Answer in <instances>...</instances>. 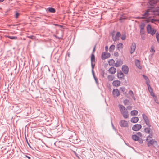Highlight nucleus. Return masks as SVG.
Segmentation results:
<instances>
[{
  "instance_id": "nucleus-1",
  "label": "nucleus",
  "mask_w": 159,
  "mask_h": 159,
  "mask_svg": "<svg viewBox=\"0 0 159 159\" xmlns=\"http://www.w3.org/2000/svg\"><path fill=\"white\" fill-rule=\"evenodd\" d=\"M119 124L122 127H127L128 126L127 121L123 120H121L120 121Z\"/></svg>"
},
{
  "instance_id": "nucleus-2",
  "label": "nucleus",
  "mask_w": 159,
  "mask_h": 159,
  "mask_svg": "<svg viewBox=\"0 0 159 159\" xmlns=\"http://www.w3.org/2000/svg\"><path fill=\"white\" fill-rule=\"evenodd\" d=\"M146 141L147 142V145L148 147H150L151 145H152L154 144H157V142L156 141L154 140L153 139L149 140L148 139H146Z\"/></svg>"
},
{
  "instance_id": "nucleus-3",
  "label": "nucleus",
  "mask_w": 159,
  "mask_h": 159,
  "mask_svg": "<svg viewBox=\"0 0 159 159\" xmlns=\"http://www.w3.org/2000/svg\"><path fill=\"white\" fill-rule=\"evenodd\" d=\"M141 127V125L140 124H135L133 126L132 129L134 131H137L139 130Z\"/></svg>"
},
{
  "instance_id": "nucleus-4",
  "label": "nucleus",
  "mask_w": 159,
  "mask_h": 159,
  "mask_svg": "<svg viewBox=\"0 0 159 159\" xmlns=\"http://www.w3.org/2000/svg\"><path fill=\"white\" fill-rule=\"evenodd\" d=\"M111 55L109 53L107 52H102V54L101 58L102 60H104L107 58L110 57Z\"/></svg>"
},
{
  "instance_id": "nucleus-5",
  "label": "nucleus",
  "mask_w": 159,
  "mask_h": 159,
  "mask_svg": "<svg viewBox=\"0 0 159 159\" xmlns=\"http://www.w3.org/2000/svg\"><path fill=\"white\" fill-rule=\"evenodd\" d=\"M136 48V43L134 42L130 46V54H132L135 51V49Z\"/></svg>"
},
{
  "instance_id": "nucleus-6",
  "label": "nucleus",
  "mask_w": 159,
  "mask_h": 159,
  "mask_svg": "<svg viewBox=\"0 0 159 159\" xmlns=\"http://www.w3.org/2000/svg\"><path fill=\"white\" fill-rule=\"evenodd\" d=\"M113 40L114 41H116L119 40V38L121 36V34L120 32H118L116 34V35L114 37V35L113 34H112Z\"/></svg>"
},
{
  "instance_id": "nucleus-7",
  "label": "nucleus",
  "mask_w": 159,
  "mask_h": 159,
  "mask_svg": "<svg viewBox=\"0 0 159 159\" xmlns=\"http://www.w3.org/2000/svg\"><path fill=\"white\" fill-rule=\"evenodd\" d=\"M116 63H115V66L116 67H119L123 64V62L120 58L117 59Z\"/></svg>"
},
{
  "instance_id": "nucleus-8",
  "label": "nucleus",
  "mask_w": 159,
  "mask_h": 159,
  "mask_svg": "<svg viewBox=\"0 0 159 159\" xmlns=\"http://www.w3.org/2000/svg\"><path fill=\"white\" fill-rule=\"evenodd\" d=\"M112 94L114 97H118L120 94L119 91L118 89H114L112 91Z\"/></svg>"
},
{
  "instance_id": "nucleus-9",
  "label": "nucleus",
  "mask_w": 159,
  "mask_h": 159,
  "mask_svg": "<svg viewBox=\"0 0 159 159\" xmlns=\"http://www.w3.org/2000/svg\"><path fill=\"white\" fill-rule=\"evenodd\" d=\"M142 76L143 77L144 79L146 80V84L148 86V88L149 91L150 92V91L149 89V87H150V85L149 84V83L150 82V80H149L147 76L144 75H143Z\"/></svg>"
},
{
  "instance_id": "nucleus-10",
  "label": "nucleus",
  "mask_w": 159,
  "mask_h": 159,
  "mask_svg": "<svg viewBox=\"0 0 159 159\" xmlns=\"http://www.w3.org/2000/svg\"><path fill=\"white\" fill-rule=\"evenodd\" d=\"M122 70L124 73L127 74L128 72L129 68L127 66L123 65L122 68Z\"/></svg>"
},
{
  "instance_id": "nucleus-11",
  "label": "nucleus",
  "mask_w": 159,
  "mask_h": 159,
  "mask_svg": "<svg viewBox=\"0 0 159 159\" xmlns=\"http://www.w3.org/2000/svg\"><path fill=\"white\" fill-rule=\"evenodd\" d=\"M116 71V69L114 67H111L108 70L109 72L112 74H114Z\"/></svg>"
},
{
  "instance_id": "nucleus-12",
  "label": "nucleus",
  "mask_w": 159,
  "mask_h": 159,
  "mask_svg": "<svg viewBox=\"0 0 159 159\" xmlns=\"http://www.w3.org/2000/svg\"><path fill=\"white\" fill-rule=\"evenodd\" d=\"M117 76L120 80H124V74L121 71L120 72L118 73Z\"/></svg>"
},
{
  "instance_id": "nucleus-13",
  "label": "nucleus",
  "mask_w": 159,
  "mask_h": 159,
  "mask_svg": "<svg viewBox=\"0 0 159 159\" xmlns=\"http://www.w3.org/2000/svg\"><path fill=\"white\" fill-rule=\"evenodd\" d=\"M144 131L146 133L148 134H150L151 132L153 133L152 129L149 127L145 128L144 129Z\"/></svg>"
},
{
  "instance_id": "nucleus-14",
  "label": "nucleus",
  "mask_w": 159,
  "mask_h": 159,
  "mask_svg": "<svg viewBox=\"0 0 159 159\" xmlns=\"http://www.w3.org/2000/svg\"><path fill=\"white\" fill-rule=\"evenodd\" d=\"M120 82L119 80H115L112 82L113 85L115 87H118L120 85Z\"/></svg>"
},
{
  "instance_id": "nucleus-15",
  "label": "nucleus",
  "mask_w": 159,
  "mask_h": 159,
  "mask_svg": "<svg viewBox=\"0 0 159 159\" xmlns=\"http://www.w3.org/2000/svg\"><path fill=\"white\" fill-rule=\"evenodd\" d=\"M119 107L120 110L121 112V113H122L123 111L124 112L127 110L122 105L119 104Z\"/></svg>"
},
{
  "instance_id": "nucleus-16",
  "label": "nucleus",
  "mask_w": 159,
  "mask_h": 159,
  "mask_svg": "<svg viewBox=\"0 0 159 159\" xmlns=\"http://www.w3.org/2000/svg\"><path fill=\"white\" fill-rule=\"evenodd\" d=\"M135 64L136 66L139 69H142V67L140 65V61L139 60L137 59L135 61Z\"/></svg>"
},
{
  "instance_id": "nucleus-17",
  "label": "nucleus",
  "mask_w": 159,
  "mask_h": 159,
  "mask_svg": "<svg viewBox=\"0 0 159 159\" xmlns=\"http://www.w3.org/2000/svg\"><path fill=\"white\" fill-rule=\"evenodd\" d=\"M139 120V118L137 117H134L131 118V122L133 123H136Z\"/></svg>"
},
{
  "instance_id": "nucleus-18",
  "label": "nucleus",
  "mask_w": 159,
  "mask_h": 159,
  "mask_svg": "<svg viewBox=\"0 0 159 159\" xmlns=\"http://www.w3.org/2000/svg\"><path fill=\"white\" fill-rule=\"evenodd\" d=\"M121 114L125 118H127L129 116V114L127 110L124 112L123 111Z\"/></svg>"
},
{
  "instance_id": "nucleus-19",
  "label": "nucleus",
  "mask_w": 159,
  "mask_h": 159,
  "mask_svg": "<svg viewBox=\"0 0 159 159\" xmlns=\"http://www.w3.org/2000/svg\"><path fill=\"white\" fill-rule=\"evenodd\" d=\"M115 61L113 59H111L109 60L108 63L111 66H115Z\"/></svg>"
},
{
  "instance_id": "nucleus-20",
  "label": "nucleus",
  "mask_w": 159,
  "mask_h": 159,
  "mask_svg": "<svg viewBox=\"0 0 159 159\" xmlns=\"http://www.w3.org/2000/svg\"><path fill=\"white\" fill-rule=\"evenodd\" d=\"M123 44L122 43H119L117 45L116 48L119 50L120 51L122 49Z\"/></svg>"
},
{
  "instance_id": "nucleus-21",
  "label": "nucleus",
  "mask_w": 159,
  "mask_h": 159,
  "mask_svg": "<svg viewBox=\"0 0 159 159\" xmlns=\"http://www.w3.org/2000/svg\"><path fill=\"white\" fill-rule=\"evenodd\" d=\"M147 32L148 33H150L152 31V28L151 25L148 24L147 27Z\"/></svg>"
},
{
  "instance_id": "nucleus-22",
  "label": "nucleus",
  "mask_w": 159,
  "mask_h": 159,
  "mask_svg": "<svg viewBox=\"0 0 159 159\" xmlns=\"http://www.w3.org/2000/svg\"><path fill=\"white\" fill-rule=\"evenodd\" d=\"M142 117L144 120L145 122H147V121H149L148 118L147 116L145 115L144 114H142Z\"/></svg>"
},
{
  "instance_id": "nucleus-23",
  "label": "nucleus",
  "mask_w": 159,
  "mask_h": 159,
  "mask_svg": "<svg viewBox=\"0 0 159 159\" xmlns=\"http://www.w3.org/2000/svg\"><path fill=\"white\" fill-rule=\"evenodd\" d=\"M107 78L108 80L109 81H111L114 80V77L113 75H109L108 76Z\"/></svg>"
},
{
  "instance_id": "nucleus-24",
  "label": "nucleus",
  "mask_w": 159,
  "mask_h": 159,
  "mask_svg": "<svg viewBox=\"0 0 159 159\" xmlns=\"http://www.w3.org/2000/svg\"><path fill=\"white\" fill-rule=\"evenodd\" d=\"M48 11L49 12L54 13L56 12L55 9L52 7H49L48 8Z\"/></svg>"
},
{
  "instance_id": "nucleus-25",
  "label": "nucleus",
  "mask_w": 159,
  "mask_h": 159,
  "mask_svg": "<svg viewBox=\"0 0 159 159\" xmlns=\"http://www.w3.org/2000/svg\"><path fill=\"white\" fill-rule=\"evenodd\" d=\"M138 113V112L137 110H134L131 112L130 114L131 116L136 115Z\"/></svg>"
},
{
  "instance_id": "nucleus-26",
  "label": "nucleus",
  "mask_w": 159,
  "mask_h": 159,
  "mask_svg": "<svg viewBox=\"0 0 159 159\" xmlns=\"http://www.w3.org/2000/svg\"><path fill=\"white\" fill-rule=\"evenodd\" d=\"M91 62H94L95 63V57L93 53H92L91 55Z\"/></svg>"
},
{
  "instance_id": "nucleus-27",
  "label": "nucleus",
  "mask_w": 159,
  "mask_h": 159,
  "mask_svg": "<svg viewBox=\"0 0 159 159\" xmlns=\"http://www.w3.org/2000/svg\"><path fill=\"white\" fill-rule=\"evenodd\" d=\"M131 137L135 141H137L139 138L138 136L135 135H133Z\"/></svg>"
},
{
  "instance_id": "nucleus-28",
  "label": "nucleus",
  "mask_w": 159,
  "mask_h": 159,
  "mask_svg": "<svg viewBox=\"0 0 159 159\" xmlns=\"http://www.w3.org/2000/svg\"><path fill=\"white\" fill-rule=\"evenodd\" d=\"M115 46L113 45H111L109 48V51L110 52H112L115 49Z\"/></svg>"
},
{
  "instance_id": "nucleus-29",
  "label": "nucleus",
  "mask_w": 159,
  "mask_h": 159,
  "mask_svg": "<svg viewBox=\"0 0 159 159\" xmlns=\"http://www.w3.org/2000/svg\"><path fill=\"white\" fill-rule=\"evenodd\" d=\"M8 38L10 39H17V38L16 36H7Z\"/></svg>"
},
{
  "instance_id": "nucleus-30",
  "label": "nucleus",
  "mask_w": 159,
  "mask_h": 159,
  "mask_svg": "<svg viewBox=\"0 0 159 159\" xmlns=\"http://www.w3.org/2000/svg\"><path fill=\"white\" fill-rule=\"evenodd\" d=\"M26 37L28 38L31 39L32 40H34L36 38V37L34 35L27 36Z\"/></svg>"
},
{
  "instance_id": "nucleus-31",
  "label": "nucleus",
  "mask_w": 159,
  "mask_h": 159,
  "mask_svg": "<svg viewBox=\"0 0 159 159\" xmlns=\"http://www.w3.org/2000/svg\"><path fill=\"white\" fill-rule=\"evenodd\" d=\"M145 26V24L144 23H142L140 25L139 27L140 29L143 30L144 29V27Z\"/></svg>"
},
{
  "instance_id": "nucleus-32",
  "label": "nucleus",
  "mask_w": 159,
  "mask_h": 159,
  "mask_svg": "<svg viewBox=\"0 0 159 159\" xmlns=\"http://www.w3.org/2000/svg\"><path fill=\"white\" fill-rule=\"evenodd\" d=\"M120 90L121 92L125 93V87H121L120 88Z\"/></svg>"
},
{
  "instance_id": "nucleus-33",
  "label": "nucleus",
  "mask_w": 159,
  "mask_h": 159,
  "mask_svg": "<svg viewBox=\"0 0 159 159\" xmlns=\"http://www.w3.org/2000/svg\"><path fill=\"white\" fill-rule=\"evenodd\" d=\"M156 31V30L153 29L152 30V31L150 33V34L152 35L153 36L154 35V34H155Z\"/></svg>"
},
{
  "instance_id": "nucleus-34",
  "label": "nucleus",
  "mask_w": 159,
  "mask_h": 159,
  "mask_svg": "<svg viewBox=\"0 0 159 159\" xmlns=\"http://www.w3.org/2000/svg\"><path fill=\"white\" fill-rule=\"evenodd\" d=\"M156 38L158 42L159 43V34L158 33L156 34Z\"/></svg>"
},
{
  "instance_id": "nucleus-35",
  "label": "nucleus",
  "mask_w": 159,
  "mask_h": 159,
  "mask_svg": "<svg viewBox=\"0 0 159 159\" xmlns=\"http://www.w3.org/2000/svg\"><path fill=\"white\" fill-rule=\"evenodd\" d=\"M126 35L125 34H123L122 35L121 37V39L122 40H124L126 39Z\"/></svg>"
},
{
  "instance_id": "nucleus-36",
  "label": "nucleus",
  "mask_w": 159,
  "mask_h": 159,
  "mask_svg": "<svg viewBox=\"0 0 159 159\" xmlns=\"http://www.w3.org/2000/svg\"><path fill=\"white\" fill-rule=\"evenodd\" d=\"M105 74V71L104 70H102L101 73V75L103 78L104 77Z\"/></svg>"
},
{
  "instance_id": "nucleus-37",
  "label": "nucleus",
  "mask_w": 159,
  "mask_h": 159,
  "mask_svg": "<svg viewBox=\"0 0 159 159\" xmlns=\"http://www.w3.org/2000/svg\"><path fill=\"white\" fill-rule=\"evenodd\" d=\"M146 124V125L149 127L151 126V125L150 124L149 121H147V122H145Z\"/></svg>"
},
{
  "instance_id": "nucleus-38",
  "label": "nucleus",
  "mask_w": 159,
  "mask_h": 159,
  "mask_svg": "<svg viewBox=\"0 0 159 159\" xmlns=\"http://www.w3.org/2000/svg\"><path fill=\"white\" fill-rule=\"evenodd\" d=\"M91 66L92 69H93L94 68L95 65V63L94 62H91Z\"/></svg>"
},
{
  "instance_id": "nucleus-39",
  "label": "nucleus",
  "mask_w": 159,
  "mask_h": 159,
  "mask_svg": "<svg viewBox=\"0 0 159 159\" xmlns=\"http://www.w3.org/2000/svg\"><path fill=\"white\" fill-rule=\"evenodd\" d=\"M140 144H142L143 143V140L141 138H139V139L137 140Z\"/></svg>"
},
{
  "instance_id": "nucleus-40",
  "label": "nucleus",
  "mask_w": 159,
  "mask_h": 159,
  "mask_svg": "<svg viewBox=\"0 0 159 159\" xmlns=\"http://www.w3.org/2000/svg\"><path fill=\"white\" fill-rule=\"evenodd\" d=\"M94 78L95 80L96 84L98 85L99 84V83L98 82V79L96 77H94Z\"/></svg>"
},
{
  "instance_id": "nucleus-41",
  "label": "nucleus",
  "mask_w": 159,
  "mask_h": 159,
  "mask_svg": "<svg viewBox=\"0 0 159 159\" xmlns=\"http://www.w3.org/2000/svg\"><path fill=\"white\" fill-rule=\"evenodd\" d=\"M152 133H153L151 132L150 134H149V135L147 137L146 139H148L149 138H151L153 136Z\"/></svg>"
},
{
  "instance_id": "nucleus-42",
  "label": "nucleus",
  "mask_w": 159,
  "mask_h": 159,
  "mask_svg": "<svg viewBox=\"0 0 159 159\" xmlns=\"http://www.w3.org/2000/svg\"><path fill=\"white\" fill-rule=\"evenodd\" d=\"M20 15V14L17 12H16V13L15 15V17L16 18H18L19 16Z\"/></svg>"
},
{
  "instance_id": "nucleus-43",
  "label": "nucleus",
  "mask_w": 159,
  "mask_h": 159,
  "mask_svg": "<svg viewBox=\"0 0 159 159\" xmlns=\"http://www.w3.org/2000/svg\"><path fill=\"white\" fill-rule=\"evenodd\" d=\"M126 19V18L125 17H124L122 16H121L120 18V22H122V20H124V19Z\"/></svg>"
},
{
  "instance_id": "nucleus-44",
  "label": "nucleus",
  "mask_w": 159,
  "mask_h": 159,
  "mask_svg": "<svg viewBox=\"0 0 159 159\" xmlns=\"http://www.w3.org/2000/svg\"><path fill=\"white\" fill-rule=\"evenodd\" d=\"M157 21V20L156 19H152L151 20V22L152 23H153L155 21Z\"/></svg>"
},
{
  "instance_id": "nucleus-45",
  "label": "nucleus",
  "mask_w": 159,
  "mask_h": 159,
  "mask_svg": "<svg viewBox=\"0 0 159 159\" xmlns=\"http://www.w3.org/2000/svg\"><path fill=\"white\" fill-rule=\"evenodd\" d=\"M148 10L146 12H145L146 15H147V16H148L149 15V11H148Z\"/></svg>"
},
{
  "instance_id": "nucleus-46",
  "label": "nucleus",
  "mask_w": 159,
  "mask_h": 159,
  "mask_svg": "<svg viewBox=\"0 0 159 159\" xmlns=\"http://www.w3.org/2000/svg\"><path fill=\"white\" fill-rule=\"evenodd\" d=\"M136 18L138 19H144L145 18V17L144 16H142V17L138 16L136 17Z\"/></svg>"
},
{
  "instance_id": "nucleus-47",
  "label": "nucleus",
  "mask_w": 159,
  "mask_h": 159,
  "mask_svg": "<svg viewBox=\"0 0 159 159\" xmlns=\"http://www.w3.org/2000/svg\"><path fill=\"white\" fill-rule=\"evenodd\" d=\"M140 34H143L144 33V29H143V30L140 29Z\"/></svg>"
},
{
  "instance_id": "nucleus-48",
  "label": "nucleus",
  "mask_w": 159,
  "mask_h": 159,
  "mask_svg": "<svg viewBox=\"0 0 159 159\" xmlns=\"http://www.w3.org/2000/svg\"><path fill=\"white\" fill-rule=\"evenodd\" d=\"M26 143H27V144H28V145L32 149H33L34 150V149H33V148H32L31 146V145H30V144L28 142V141L27 140V142H26Z\"/></svg>"
},
{
  "instance_id": "nucleus-49",
  "label": "nucleus",
  "mask_w": 159,
  "mask_h": 159,
  "mask_svg": "<svg viewBox=\"0 0 159 159\" xmlns=\"http://www.w3.org/2000/svg\"><path fill=\"white\" fill-rule=\"evenodd\" d=\"M114 55L116 57H118L119 56V53L117 52H116L114 53Z\"/></svg>"
},
{
  "instance_id": "nucleus-50",
  "label": "nucleus",
  "mask_w": 159,
  "mask_h": 159,
  "mask_svg": "<svg viewBox=\"0 0 159 159\" xmlns=\"http://www.w3.org/2000/svg\"><path fill=\"white\" fill-rule=\"evenodd\" d=\"M150 51L153 52V53H154L155 52V50L153 48H151L150 50Z\"/></svg>"
},
{
  "instance_id": "nucleus-51",
  "label": "nucleus",
  "mask_w": 159,
  "mask_h": 159,
  "mask_svg": "<svg viewBox=\"0 0 159 159\" xmlns=\"http://www.w3.org/2000/svg\"><path fill=\"white\" fill-rule=\"evenodd\" d=\"M95 48H96V46H94V47L93 48V51H92V53H94V52L95 51Z\"/></svg>"
},
{
  "instance_id": "nucleus-52",
  "label": "nucleus",
  "mask_w": 159,
  "mask_h": 159,
  "mask_svg": "<svg viewBox=\"0 0 159 159\" xmlns=\"http://www.w3.org/2000/svg\"><path fill=\"white\" fill-rule=\"evenodd\" d=\"M137 134L139 135V136H142V134L141 132H138V133H137Z\"/></svg>"
},
{
  "instance_id": "nucleus-53",
  "label": "nucleus",
  "mask_w": 159,
  "mask_h": 159,
  "mask_svg": "<svg viewBox=\"0 0 159 159\" xmlns=\"http://www.w3.org/2000/svg\"><path fill=\"white\" fill-rule=\"evenodd\" d=\"M129 93L130 95H133V92L132 90H130L129 92Z\"/></svg>"
},
{
  "instance_id": "nucleus-54",
  "label": "nucleus",
  "mask_w": 159,
  "mask_h": 159,
  "mask_svg": "<svg viewBox=\"0 0 159 159\" xmlns=\"http://www.w3.org/2000/svg\"><path fill=\"white\" fill-rule=\"evenodd\" d=\"M105 50L106 51H107L108 50V47L107 46H105Z\"/></svg>"
},
{
  "instance_id": "nucleus-55",
  "label": "nucleus",
  "mask_w": 159,
  "mask_h": 159,
  "mask_svg": "<svg viewBox=\"0 0 159 159\" xmlns=\"http://www.w3.org/2000/svg\"><path fill=\"white\" fill-rule=\"evenodd\" d=\"M149 89L150 91V92L149 91V92H152V88H151V87L150 86V87H149Z\"/></svg>"
},
{
  "instance_id": "nucleus-56",
  "label": "nucleus",
  "mask_w": 159,
  "mask_h": 159,
  "mask_svg": "<svg viewBox=\"0 0 159 159\" xmlns=\"http://www.w3.org/2000/svg\"><path fill=\"white\" fill-rule=\"evenodd\" d=\"M111 125H112V127H113V129L114 130H115V128L112 122H111Z\"/></svg>"
},
{
  "instance_id": "nucleus-57",
  "label": "nucleus",
  "mask_w": 159,
  "mask_h": 159,
  "mask_svg": "<svg viewBox=\"0 0 159 159\" xmlns=\"http://www.w3.org/2000/svg\"><path fill=\"white\" fill-rule=\"evenodd\" d=\"M26 157L28 159H31V157L30 156H28L27 155H26Z\"/></svg>"
},
{
  "instance_id": "nucleus-58",
  "label": "nucleus",
  "mask_w": 159,
  "mask_h": 159,
  "mask_svg": "<svg viewBox=\"0 0 159 159\" xmlns=\"http://www.w3.org/2000/svg\"><path fill=\"white\" fill-rule=\"evenodd\" d=\"M25 140H26V142H27V140H27V138H26V134H25Z\"/></svg>"
},
{
  "instance_id": "nucleus-59",
  "label": "nucleus",
  "mask_w": 159,
  "mask_h": 159,
  "mask_svg": "<svg viewBox=\"0 0 159 159\" xmlns=\"http://www.w3.org/2000/svg\"><path fill=\"white\" fill-rule=\"evenodd\" d=\"M142 16H147V15H146V14H145V13H144V14H143Z\"/></svg>"
},
{
  "instance_id": "nucleus-60",
  "label": "nucleus",
  "mask_w": 159,
  "mask_h": 159,
  "mask_svg": "<svg viewBox=\"0 0 159 159\" xmlns=\"http://www.w3.org/2000/svg\"><path fill=\"white\" fill-rule=\"evenodd\" d=\"M92 74H93L94 73V72L93 69H92Z\"/></svg>"
},
{
  "instance_id": "nucleus-61",
  "label": "nucleus",
  "mask_w": 159,
  "mask_h": 159,
  "mask_svg": "<svg viewBox=\"0 0 159 159\" xmlns=\"http://www.w3.org/2000/svg\"><path fill=\"white\" fill-rule=\"evenodd\" d=\"M58 26L59 27H61V28L62 27V26L60 25H58Z\"/></svg>"
},
{
  "instance_id": "nucleus-62",
  "label": "nucleus",
  "mask_w": 159,
  "mask_h": 159,
  "mask_svg": "<svg viewBox=\"0 0 159 159\" xmlns=\"http://www.w3.org/2000/svg\"><path fill=\"white\" fill-rule=\"evenodd\" d=\"M80 66L78 68V69H79L78 71H79L80 70Z\"/></svg>"
},
{
  "instance_id": "nucleus-63",
  "label": "nucleus",
  "mask_w": 159,
  "mask_h": 159,
  "mask_svg": "<svg viewBox=\"0 0 159 159\" xmlns=\"http://www.w3.org/2000/svg\"><path fill=\"white\" fill-rule=\"evenodd\" d=\"M54 25L56 26H58V24H54Z\"/></svg>"
},
{
  "instance_id": "nucleus-64",
  "label": "nucleus",
  "mask_w": 159,
  "mask_h": 159,
  "mask_svg": "<svg viewBox=\"0 0 159 159\" xmlns=\"http://www.w3.org/2000/svg\"><path fill=\"white\" fill-rule=\"evenodd\" d=\"M93 74V78L96 77L95 76V73H94L93 74Z\"/></svg>"
}]
</instances>
